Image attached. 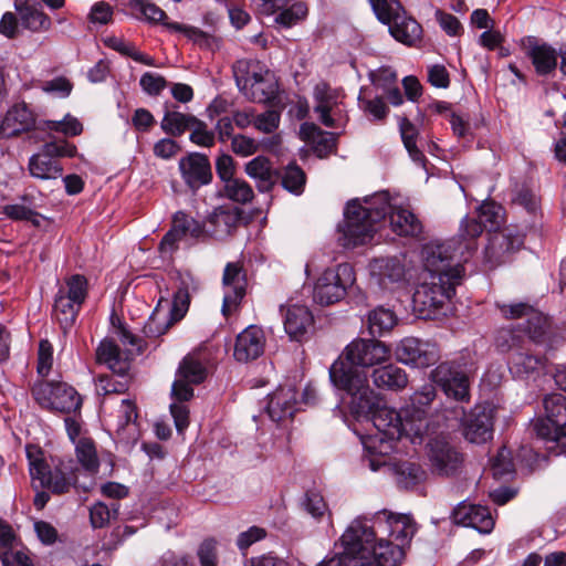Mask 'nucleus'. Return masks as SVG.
<instances>
[{"mask_svg":"<svg viewBox=\"0 0 566 566\" xmlns=\"http://www.w3.org/2000/svg\"><path fill=\"white\" fill-rule=\"evenodd\" d=\"M455 248L451 242H430L422 249L424 276L417 287L413 308L422 318H433L440 314L462 283L465 269L454 262Z\"/></svg>","mask_w":566,"mask_h":566,"instance_id":"f257e3e1","label":"nucleus"},{"mask_svg":"<svg viewBox=\"0 0 566 566\" xmlns=\"http://www.w3.org/2000/svg\"><path fill=\"white\" fill-rule=\"evenodd\" d=\"M332 384L347 392L352 411L358 417H369L375 428L382 434L381 440L410 439L412 434L407 424V416L401 417L396 409L388 407L382 398L376 394L368 382V377L345 367L342 360L329 368Z\"/></svg>","mask_w":566,"mask_h":566,"instance_id":"f03ea898","label":"nucleus"},{"mask_svg":"<svg viewBox=\"0 0 566 566\" xmlns=\"http://www.w3.org/2000/svg\"><path fill=\"white\" fill-rule=\"evenodd\" d=\"M389 214L395 233L402 237H418L422 233V223L409 209L391 208L388 196L379 193L361 205L350 200L345 209L343 233L346 247H357L373 239L376 224Z\"/></svg>","mask_w":566,"mask_h":566,"instance_id":"7ed1b4c3","label":"nucleus"},{"mask_svg":"<svg viewBox=\"0 0 566 566\" xmlns=\"http://www.w3.org/2000/svg\"><path fill=\"white\" fill-rule=\"evenodd\" d=\"M30 475L39 486L48 489L53 494H64L76 486L78 469L75 462L67 458L52 459L51 468L42 458V452L35 447L27 448Z\"/></svg>","mask_w":566,"mask_h":566,"instance_id":"20e7f679","label":"nucleus"},{"mask_svg":"<svg viewBox=\"0 0 566 566\" xmlns=\"http://www.w3.org/2000/svg\"><path fill=\"white\" fill-rule=\"evenodd\" d=\"M31 394L42 409L51 412L75 415L83 405L77 390L62 380H38L31 387Z\"/></svg>","mask_w":566,"mask_h":566,"instance_id":"39448f33","label":"nucleus"},{"mask_svg":"<svg viewBox=\"0 0 566 566\" xmlns=\"http://www.w3.org/2000/svg\"><path fill=\"white\" fill-rule=\"evenodd\" d=\"M190 283L189 276L177 275L174 282V295L169 312H161L160 307L164 302H168L165 297H160L158 304L144 327L146 335L158 337L167 333V331L181 321L187 314L190 305Z\"/></svg>","mask_w":566,"mask_h":566,"instance_id":"423d86ee","label":"nucleus"},{"mask_svg":"<svg viewBox=\"0 0 566 566\" xmlns=\"http://www.w3.org/2000/svg\"><path fill=\"white\" fill-rule=\"evenodd\" d=\"M355 521H359L366 528L365 534L357 538L361 566H398L401 564L405 551L400 544H395L382 537L375 542L379 533L369 527V522L366 518H356Z\"/></svg>","mask_w":566,"mask_h":566,"instance_id":"0eeeda50","label":"nucleus"},{"mask_svg":"<svg viewBox=\"0 0 566 566\" xmlns=\"http://www.w3.org/2000/svg\"><path fill=\"white\" fill-rule=\"evenodd\" d=\"M87 293V280L81 274L66 277L65 285L59 289L54 298L53 316L64 333L74 325Z\"/></svg>","mask_w":566,"mask_h":566,"instance_id":"6e6552de","label":"nucleus"},{"mask_svg":"<svg viewBox=\"0 0 566 566\" xmlns=\"http://www.w3.org/2000/svg\"><path fill=\"white\" fill-rule=\"evenodd\" d=\"M76 153V146L65 139L48 142L39 153L30 157L28 170L33 178L40 180L57 179L63 174L60 158H72Z\"/></svg>","mask_w":566,"mask_h":566,"instance_id":"1a4fd4ad","label":"nucleus"},{"mask_svg":"<svg viewBox=\"0 0 566 566\" xmlns=\"http://www.w3.org/2000/svg\"><path fill=\"white\" fill-rule=\"evenodd\" d=\"M355 281L354 269L348 263L326 269L314 286V300L321 305L335 304L346 296L347 290Z\"/></svg>","mask_w":566,"mask_h":566,"instance_id":"9d476101","label":"nucleus"},{"mask_svg":"<svg viewBox=\"0 0 566 566\" xmlns=\"http://www.w3.org/2000/svg\"><path fill=\"white\" fill-rule=\"evenodd\" d=\"M389 357L390 350L384 343L375 339L357 338L345 347L332 366L342 360L347 369L367 377V374L359 370L358 367L379 365L387 361Z\"/></svg>","mask_w":566,"mask_h":566,"instance_id":"9b49d317","label":"nucleus"},{"mask_svg":"<svg viewBox=\"0 0 566 566\" xmlns=\"http://www.w3.org/2000/svg\"><path fill=\"white\" fill-rule=\"evenodd\" d=\"M314 113L318 120L328 128L344 127L348 115L343 103V96L327 83H319L314 88Z\"/></svg>","mask_w":566,"mask_h":566,"instance_id":"f8f14e48","label":"nucleus"},{"mask_svg":"<svg viewBox=\"0 0 566 566\" xmlns=\"http://www.w3.org/2000/svg\"><path fill=\"white\" fill-rule=\"evenodd\" d=\"M430 378L448 398L459 402L470 401L469 376L455 361L441 363L431 371Z\"/></svg>","mask_w":566,"mask_h":566,"instance_id":"ddd939ff","label":"nucleus"},{"mask_svg":"<svg viewBox=\"0 0 566 566\" xmlns=\"http://www.w3.org/2000/svg\"><path fill=\"white\" fill-rule=\"evenodd\" d=\"M207 368L199 353L187 355L180 363L172 384V397L179 401H189L193 397L192 385L202 382Z\"/></svg>","mask_w":566,"mask_h":566,"instance_id":"4468645a","label":"nucleus"},{"mask_svg":"<svg viewBox=\"0 0 566 566\" xmlns=\"http://www.w3.org/2000/svg\"><path fill=\"white\" fill-rule=\"evenodd\" d=\"M523 245V235L514 227H503L489 233L484 259L491 266H497L511 259Z\"/></svg>","mask_w":566,"mask_h":566,"instance_id":"2eb2a0df","label":"nucleus"},{"mask_svg":"<svg viewBox=\"0 0 566 566\" xmlns=\"http://www.w3.org/2000/svg\"><path fill=\"white\" fill-rule=\"evenodd\" d=\"M434 398V387L424 385L410 397V406L403 411L407 416L406 426L410 427L413 444L420 443L428 431V413Z\"/></svg>","mask_w":566,"mask_h":566,"instance_id":"dca6fc26","label":"nucleus"},{"mask_svg":"<svg viewBox=\"0 0 566 566\" xmlns=\"http://www.w3.org/2000/svg\"><path fill=\"white\" fill-rule=\"evenodd\" d=\"M222 283L224 286L222 314L228 318L239 312L247 292V275L241 262H229L226 265Z\"/></svg>","mask_w":566,"mask_h":566,"instance_id":"f3484780","label":"nucleus"},{"mask_svg":"<svg viewBox=\"0 0 566 566\" xmlns=\"http://www.w3.org/2000/svg\"><path fill=\"white\" fill-rule=\"evenodd\" d=\"M365 530L359 521H353L339 538V543L336 544L339 551L325 557L317 566H361L357 538L365 534Z\"/></svg>","mask_w":566,"mask_h":566,"instance_id":"a211bd4d","label":"nucleus"},{"mask_svg":"<svg viewBox=\"0 0 566 566\" xmlns=\"http://www.w3.org/2000/svg\"><path fill=\"white\" fill-rule=\"evenodd\" d=\"M369 527L380 535L392 537L402 548L416 533V525L408 515H396L388 511L378 512Z\"/></svg>","mask_w":566,"mask_h":566,"instance_id":"6ab92c4d","label":"nucleus"},{"mask_svg":"<svg viewBox=\"0 0 566 566\" xmlns=\"http://www.w3.org/2000/svg\"><path fill=\"white\" fill-rule=\"evenodd\" d=\"M203 226L184 211H177L172 216L171 228L163 237L159 251L163 255L171 254L178 249V243L187 238H199L203 233Z\"/></svg>","mask_w":566,"mask_h":566,"instance_id":"aec40b11","label":"nucleus"},{"mask_svg":"<svg viewBox=\"0 0 566 566\" xmlns=\"http://www.w3.org/2000/svg\"><path fill=\"white\" fill-rule=\"evenodd\" d=\"M396 354L400 361L418 368H426L439 359V349L436 344L415 337L403 338L398 345Z\"/></svg>","mask_w":566,"mask_h":566,"instance_id":"412c9836","label":"nucleus"},{"mask_svg":"<svg viewBox=\"0 0 566 566\" xmlns=\"http://www.w3.org/2000/svg\"><path fill=\"white\" fill-rule=\"evenodd\" d=\"M464 438L472 443H485L493 437V410L478 405L462 420Z\"/></svg>","mask_w":566,"mask_h":566,"instance_id":"4be33fe9","label":"nucleus"},{"mask_svg":"<svg viewBox=\"0 0 566 566\" xmlns=\"http://www.w3.org/2000/svg\"><path fill=\"white\" fill-rule=\"evenodd\" d=\"M179 170L186 185L196 190L212 179L211 166L206 155L193 153L179 161Z\"/></svg>","mask_w":566,"mask_h":566,"instance_id":"5701e85b","label":"nucleus"},{"mask_svg":"<svg viewBox=\"0 0 566 566\" xmlns=\"http://www.w3.org/2000/svg\"><path fill=\"white\" fill-rule=\"evenodd\" d=\"M453 521L463 526H470L480 533L488 534L494 527V520L486 506L471 503H461L452 514Z\"/></svg>","mask_w":566,"mask_h":566,"instance_id":"b1692460","label":"nucleus"},{"mask_svg":"<svg viewBox=\"0 0 566 566\" xmlns=\"http://www.w3.org/2000/svg\"><path fill=\"white\" fill-rule=\"evenodd\" d=\"M429 447V459L438 474L448 476L460 469L462 457L449 442L436 439L430 442Z\"/></svg>","mask_w":566,"mask_h":566,"instance_id":"393cba45","label":"nucleus"},{"mask_svg":"<svg viewBox=\"0 0 566 566\" xmlns=\"http://www.w3.org/2000/svg\"><path fill=\"white\" fill-rule=\"evenodd\" d=\"M265 336L260 327L251 325L242 331L235 339L233 356L235 360L248 363L264 353Z\"/></svg>","mask_w":566,"mask_h":566,"instance_id":"a878e982","label":"nucleus"},{"mask_svg":"<svg viewBox=\"0 0 566 566\" xmlns=\"http://www.w3.org/2000/svg\"><path fill=\"white\" fill-rule=\"evenodd\" d=\"M135 353L123 350L112 339H104L96 348V361L107 366L112 373H129Z\"/></svg>","mask_w":566,"mask_h":566,"instance_id":"bb28decb","label":"nucleus"},{"mask_svg":"<svg viewBox=\"0 0 566 566\" xmlns=\"http://www.w3.org/2000/svg\"><path fill=\"white\" fill-rule=\"evenodd\" d=\"M314 317L308 307L294 304L284 314V329L292 340L306 339L313 328Z\"/></svg>","mask_w":566,"mask_h":566,"instance_id":"cd10ccee","label":"nucleus"},{"mask_svg":"<svg viewBox=\"0 0 566 566\" xmlns=\"http://www.w3.org/2000/svg\"><path fill=\"white\" fill-rule=\"evenodd\" d=\"M244 172L254 180L260 192L273 190L280 178V170L273 167L266 156L260 155L244 165Z\"/></svg>","mask_w":566,"mask_h":566,"instance_id":"c85d7f7f","label":"nucleus"},{"mask_svg":"<svg viewBox=\"0 0 566 566\" xmlns=\"http://www.w3.org/2000/svg\"><path fill=\"white\" fill-rule=\"evenodd\" d=\"M35 125L33 112L24 104L13 105L1 122V132L4 136H17L32 129Z\"/></svg>","mask_w":566,"mask_h":566,"instance_id":"c756f323","label":"nucleus"},{"mask_svg":"<svg viewBox=\"0 0 566 566\" xmlns=\"http://www.w3.org/2000/svg\"><path fill=\"white\" fill-rule=\"evenodd\" d=\"M296 392L292 387H281L269 397L268 415L274 422L291 419L295 412Z\"/></svg>","mask_w":566,"mask_h":566,"instance_id":"7c9ffc66","label":"nucleus"},{"mask_svg":"<svg viewBox=\"0 0 566 566\" xmlns=\"http://www.w3.org/2000/svg\"><path fill=\"white\" fill-rule=\"evenodd\" d=\"M279 93L277 80L268 67L248 85L242 94L253 103H268L276 98Z\"/></svg>","mask_w":566,"mask_h":566,"instance_id":"2f4dec72","label":"nucleus"},{"mask_svg":"<svg viewBox=\"0 0 566 566\" xmlns=\"http://www.w3.org/2000/svg\"><path fill=\"white\" fill-rule=\"evenodd\" d=\"M526 54L538 75H548L557 67L558 52L548 43L530 40Z\"/></svg>","mask_w":566,"mask_h":566,"instance_id":"473e14b6","label":"nucleus"},{"mask_svg":"<svg viewBox=\"0 0 566 566\" xmlns=\"http://www.w3.org/2000/svg\"><path fill=\"white\" fill-rule=\"evenodd\" d=\"M371 379L377 388L390 391L405 389L409 381L405 369L394 364L374 369Z\"/></svg>","mask_w":566,"mask_h":566,"instance_id":"72a5a7b5","label":"nucleus"},{"mask_svg":"<svg viewBox=\"0 0 566 566\" xmlns=\"http://www.w3.org/2000/svg\"><path fill=\"white\" fill-rule=\"evenodd\" d=\"M15 9L24 29L31 32H46L51 29V18L41 9L28 4L27 0H15Z\"/></svg>","mask_w":566,"mask_h":566,"instance_id":"f704fd0d","label":"nucleus"},{"mask_svg":"<svg viewBox=\"0 0 566 566\" xmlns=\"http://www.w3.org/2000/svg\"><path fill=\"white\" fill-rule=\"evenodd\" d=\"M390 34L399 42L415 46L422 39V27L413 18L402 14L396 15L389 24Z\"/></svg>","mask_w":566,"mask_h":566,"instance_id":"c9c22d12","label":"nucleus"},{"mask_svg":"<svg viewBox=\"0 0 566 566\" xmlns=\"http://www.w3.org/2000/svg\"><path fill=\"white\" fill-rule=\"evenodd\" d=\"M370 271L382 286L399 282L405 276V266L397 258L375 259L370 264Z\"/></svg>","mask_w":566,"mask_h":566,"instance_id":"e433bc0d","label":"nucleus"},{"mask_svg":"<svg viewBox=\"0 0 566 566\" xmlns=\"http://www.w3.org/2000/svg\"><path fill=\"white\" fill-rule=\"evenodd\" d=\"M132 382L129 373L101 374L95 378L96 394L98 396L125 394Z\"/></svg>","mask_w":566,"mask_h":566,"instance_id":"4c0bfd02","label":"nucleus"},{"mask_svg":"<svg viewBox=\"0 0 566 566\" xmlns=\"http://www.w3.org/2000/svg\"><path fill=\"white\" fill-rule=\"evenodd\" d=\"M301 133L306 138H311L314 144V150L318 157L323 158L336 150V136L333 133L323 132L315 124L305 123L301 126Z\"/></svg>","mask_w":566,"mask_h":566,"instance_id":"58836bf2","label":"nucleus"},{"mask_svg":"<svg viewBox=\"0 0 566 566\" xmlns=\"http://www.w3.org/2000/svg\"><path fill=\"white\" fill-rule=\"evenodd\" d=\"M545 418L535 422H548V429L557 428L566 423V397L560 394H552L544 398Z\"/></svg>","mask_w":566,"mask_h":566,"instance_id":"ea45409f","label":"nucleus"},{"mask_svg":"<svg viewBox=\"0 0 566 566\" xmlns=\"http://www.w3.org/2000/svg\"><path fill=\"white\" fill-rule=\"evenodd\" d=\"M126 7L133 17L148 23H161L165 27L167 21L166 12L150 0H127Z\"/></svg>","mask_w":566,"mask_h":566,"instance_id":"a19ab883","label":"nucleus"},{"mask_svg":"<svg viewBox=\"0 0 566 566\" xmlns=\"http://www.w3.org/2000/svg\"><path fill=\"white\" fill-rule=\"evenodd\" d=\"M265 67L258 60L242 59L235 61L232 65V72L240 92L242 93L254 78L261 76Z\"/></svg>","mask_w":566,"mask_h":566,"instance_id":"79ce46f5","label":"nucleus"},{"mask_svg":"<svg viewBox=\"0 0 566 566\" xmlns=\"http://www.w3.org/2000/svg\"><path fill=\"white\" fill-rule=\"evenodd\" d=\"M241 220L239 209L218 208L208 218V224L213 227V233L217 235H228L231 233Z\"/></svg>","mask_w":566,"mask_h":566,"instance_id":"37998d69","label":"nucleus"},{"mask_svg":"<svg viewBox=\"0 0 566 566\" xmlns=\"http://www.w3.org/2000/svg\"><path fill=\"white\" fill-rule=\"evenodd\" d=\"M478 219L488 233L497 231L505 222V209L494 201H484L478 208Z\"/></svg>","mask_w":566,"mask_h":566,"instance_id":"c03bdc74","label":"nucleus"},{"mask_svg":"<svg viewBox=\"0 0 566 566\" xmlns=\"http://www.w3.org/2000/svg\"><path fill=\"white\" fill-rule=\"evenodd\" d=\"M396 323V314L382 306L373 310L367 317V327L373 336H382L391 331Z\"/></svg>","mask_w":566,"mask_h":566,"instance_id":"a18cd8bd","label":"nucleus"},{"mask_svg":"<svg viewBox=\"0 0 566 566\" xmlns=\"http://www.w3.org/2000/svg\"><path fill=\"white\" fill-rule=\"evenodd\" d=\"M399 132L401 135L403 146L407 149L411 159L415 163L423 164L426 157L417 146V140L419 136V130L417 129V127L407 117H402L399 120Z\"/></svg>","mask_w":566,"mask_h":566,"instance_id":"49530a36","label":"nucleus"},{"mask_svg":"<svg viewBox=\"0 0 566 566\" xmlns=\"http://www.w3.org/2000/svg\"><path fill=\"white\" fill-rule=\"evenodd\" d=\"M195 119L196 116L190 114H184L177 111H166L160 122V127L166 134L179 137L190 128Z\"/></svg>","mask_w":566,"mask_h":566,"instance_id":"de8ad7c7","label":"nucleus"},{"mask_svg":"<svg viewBox=\"0 0 566 566\" xmlns=\"http://www.w3.org/2000/svg\"><path fill=\"white\" fill-rule=\"evenodd\" d=\"M103 41L107 48L117 51L122 55L129 56L138 63L148 66L156 65L154 57L138 51L133 43L125 41L123 38L107 36Z\"/></svg>","mask_w":566,"mask_h":566,"instance_id":"09e8293b","label":"nucleus"},{"mask_svg":"<svg viewBox=\"0 0 566 566\" xmlns=\"http://www.w3.org/2000/svg\"><path fill=\"white\" fill-rule=\"evenodd\" d=\"M279 179H281L282 187L289 192L296 196L303 193L306 184V175L295 163H291L284 167L283 170L280 171Z\"/></svg>","mask_w":566,"mask_h":566,"instance_id":"8fccbe9b","label":"nucleus"},{"mask_svg":"<svg viewBox=\"0 0 566 566\" xmlns=\"http://www.w3.org/2000/svg\"><path fill=\"white\" fill-rule=\"evenodd\" d=\"M397 482L403 489H411L426 478L424 470L417 463L405 461L396 464Z\"/></svg>","mask_w":566,"mask_h":566,"instance_id":"3c124183","label":"nucleus"},{"mask_svg":"<svg viewBox=\"0 0 566 566\" xmlns=\"http://www.w3.org/2000/svg\"><path fill=\"white\" fill-rule=\"evenodd\" d=\"M224 195L231 201L241 205H247L254 198L252 186L241 178H233L224 182Z\"/></svg>","mask_w":566,"mask_h":566,"instance_id":"603ef678","label":"nucleus"},{"mask_svg":"<svg viewBox=\"0 0 566 566\" xmlns=\"http://www.w3.org/2000/svg\"><path fill=\"white\" fill-rule=\"evenodd\" d=\"M75 453L81 465L91 473H96L99 461L94 442L88 438H82L75 446Z\"/></svg>","mask_w":566,"mask_h":566,"instance_id":"864d4df0","label":"nucleus"},{"mask_svg":"<svg viewBox=\"0 0 566 566\" xmlns=\"http://www.w3.org/2000/svg\"><path fill=\"white\" fill-rule=\"evenodd\" d=\"M484 227L478 218L465 217L459 229V237L464 241V249L470 252L476 249L475 240L482 234Z\"/></svg>","mask_w":566,"mask_h":566,"instance_id":"5fc2aeb1","label":"nucleus"},{"mask_svg":"<svg viewBox=\"0 0 566 566\" xmlns=\"http://www.w3.org/2000/svg\"><path fill=\"white\" fill-rule=\"evenodd\" d=\"M526 319L525 332L528 337L535 343L544 342L549 328L548 318L535 308L534 313H532Z\"/></svg>","mask_w":566,"mask_h":566,"instance_id":"6e6d98bb","label":"nucleus"},{"mask_svg":"<svg viewBox=\"0 0 566 566\" xmlns=\"http://www.w3.org/2000/svg\"><path fill=\"white\" fill-rule=\"evenodd\" d=\"M548 422H534L533 430L538 438L547 442H555L566 450V422L557 428L548 429Z\"/></svg>","mask_w":566,"mask_h":566,"instance_id":"4d7b16f0","label":"nucleus"},{"mask_svg":"<svg viewBox=\"0 0 566 566\" xmlns=\"http://www.w3.org/2000/svg\"><path fill=\"white\" fill-rule=\"evenodd\" d=\"M511 363L513 369L520 374H528L542 368L545 359L542 356L532 355L527 353H515L512 355Z\"/></svg>","mask_w":566,"mask_h":566,"instance_id":"13d9d810","label":"nucleus"},{"mask_svg":"<svg viewBox=\"0 0 566 566\" xmlns=\"http://www.w3.org/2000/svg\"><path fill=\"white\" fill-rule=\"evenodd\" d=\"M117 516V506H107L103 502H97L90 509V521L94 528H102L108 525L112 518Z\"/></svg>","mask_w":566,"mask_h":566,"instance_id":"bf43d9fd","label":"nucleus"},{"mask_svg":"<svg viewBox=\"0 0 566 566\" xmlns=\"http://www.w3.org/2000/svg\"><path fill=\"white\" fill-rule=\"evenodd\" d=\"M45 125L49 130L71 137L78 136L83 132V124L71 114H66L62 120H48Z\"/></svg>","mask_w":566,"mask_h":566,"instance_id":"052dcab7","label":"nucleus"},{"mask_svg":"<svg viewBox=\"0 0 566 566\" xmlns=\"http://www.w3.org/2000/svg\"><path fill=\"white\" fill-rule=\"evenodd\" d=\"M191 130L189 139L200 147H212L216 142L214 132L208 129V125L196 117L189 128Z\"/></svg>","mask_w":566,"mask_h":566,"instance_id":"680f3d73","label":"nucleus"},{"mask_svg":"<svg viewBox=\"0 0 566 566\" xmlns=\"http://www.w3.org/2000/svg\"><path fill=\"white\" fill-rule=\"evenodd\" d=\"M358 99L363 112L370 115L374 120L381 122L387 117L389 108L382 97L367 98L360 95Z\"/></svg>","mask_w":566,"mask_h":566,"instance_id":"e2e57ef3","label":"nucleus"},{"mask_svg":"<svg viewBox=\"0 0 566 566\" xmlns=\"http://www.w3.org/2000/svg\"><path fill=\"white\" fill-rule=\"evenodd\" d=\"M512 202L524 208L530 214L536 216L541 209L539 198L531 189L521 187L516 189Z\"/></svg>","mask_w":566,"mask_h":566,"instance_id":"0e129e2a","label":"nucleus"},{"mask_svg":"<svg viewBox=\"0 0 566 566\" xmlns=\"http://www.w3.org/2000/svg\"><path fill=\"white\" fill-rule=\"evenodd\" d=\"M369 2L378 20L384 24L389 25L396 15L400 14L401 7L399 2H396L395 6L388 0H369Z\"/></svg>","mask_w":566,"mask_h":566,"instance_id":"69168bd1","label":"nucleus"},{"mask_svg":"<svg viewBox=\"0 0 566 566\" xmlns=\"http://www.w3.org/2000/svg\"><path fill=\"white\" fill-rule=\"evenodd\" d=\"M307 14V7L303 2H296L292 4L290 8L283 10L275 18V21L285 27L290 28L296 24L298 21L303 20Z\"/></svg>","mask_w":566,"mask_h":566,"instance_id":"338daca9","label":"nucleus"},{"mask_svg":"<svg viewBox=\"0 0 566 566\" xmlns=\"http://www.w3.org/2000/svg\"><path fill=\"white\" fill-rule=\"evenodd\" d=\"M492 473L494 478L502 479L514 471V464L511 458V451L505 447L501 448L492 461Z\"/></svg>","mask_w":566,"mask_h":566,"instance_id":"774afa93","label":"nucleus"}]
</instances>
